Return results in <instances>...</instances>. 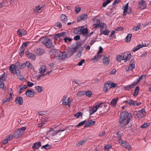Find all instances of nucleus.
<instances>
[{"label":"nucleus","mask_w":151,"mask_h":151,"mask_svg":"<svg viewBox=\"0 0 151 151\" xmlns=\"http://www.w3.org/2000/svg\"><path fill=\"white\" fill-rule=\"evenodd\" d=\"M51 145H50L47 144L43 146L42 147V149L44 148L46 150H48L50 149L51 147Z\"/></svg>","instance_id":"a18cd8bd"},{"label":"nucleus","mask_w":151,"mask_h":151,"mask_svg":"<svg viewBox=\"0 0 151 151\" xmlns=\"http://www.w3.org/2000/svg\"><path fill=\"white\" fill-rule=\"evenodd\" d=\"M65 52H66L67 57H70L74 54L71 50H68Z\"/></svg>","instance_id":"58836bf2"},{"label":"nucleus","mask_w":151,"mask_h":151,"mask_svg":"<svg viewBox=\"0 0 151 151\" xmlns=\"http://www.w3.org/2000/svg\"><path fill=\"white\" fill-rule=\"evenodd\" d=\"M86 141V140H83L81 141H79L78 142V143L76 144L77 146H80L82 145Z\"/></svg>","instance_id":"6e6d98bb"},{"label":"nucleus","mask_w":151,"mask_h":151,"mask_svg":"<svg viewBox=\"0 0 151 151\" xmlns=\"http://www.w3.org/2000/svg\"><path fill=\"white\" fill-rule=\"evenodd\" d=\"M60 18L62 22L65 23L67 22L68 20L67 16L64 14H62L60 15Z\"/></svg>","instance_id":"412c9836"},{"label":"nucleus","mask_w":151,"mask_h":151,"mask_svg":"<svg viewBox=\"0 0 151 151\" xmlns=\"http://www.w3.org/2000/svg\"><path fill=\"white\" fill-rule=\"evenodd\" d=\"M29 43L28 42H26L24 43L21 46L19 50V54L20 56H22L23 55L24 50Z\"/></svg>","instance_id":"9b49d317"},{"label":"nucleus","mask_w":151,"mask_h":151,"mask_svg":"<svg viewBox=\"0 0 151 151\" xmlns=\"http://www.w3.org/2000/svg\"><path fill=\"white\" fill-rule=\"evenodd\" d=\"M26 129L25 127H23L15 130L14 133V137L16 138H18L22 135Z\"/></svg>","instance_id":"20e7f679"},{"label":"nucleus","mask_w":151,"mask_h":151,"mask_svg":"<svg viewBox=\"0 0 151 151\" xmlns=\"http://www.w3.org/2000/svg\"><path fill=\"white\" fill-rule=\"evenodd\" d=\"M41 8L42 7H40V6L35 7V8L33 9L34 12L35 13H38L39 11L41 9Z\"/></svg>","instance_id":"e433bc0d"},{"label":"nucleus","mask_w":151,"mask_h":151,"mask_svg":"<svg viewBox=\"0 0 151 151\" xmlns=\"http://www.w3.org/2000/svg\"><path fill=\"white\" fill-rule=\"evenodd\" d=\"M6 79V77L5 74H1L0 76V81H5Z\"/></svg>","instance_id":"09e8293b"},{"label":"nucleus","mask_w":151,"mask_h":151,"mask_svg":"<svg viewBox=\"0 0 151 151\" xmlns=\"http://www.w3.org/2000/svg\"><path fill=\"white\" fill-rule=\"evenodd\" d=\"M135 65H129V66H125V69L127 72H128L129 70H133L135 68Z\"/></svg>","instance_id":"6ab92c4d"},{"label":"nucleus","mask_w":151,"mask_h":151,"mask_svg":"<svg viewBox=\"0 0 151 151\" xmlns=\"http://www.w3.org/2000/svg\"><path fill=\"white\" fill-rule=\"evenodd\" d=\"M101 103L96 104L94 106L92 107L90 109L89 112L90 115H91L95 112L99 108L101 105Z\"/></svg>","instance_id":"1a4fd4ad"},{"label":"nucleus","mask_w":151,"mask_h":151,"mask_svg":"<svg viewBox=\"0 0 151 151\" xmlns=\"http://www.w3.org/2000/svg\"><path fill=\"white\" fill-rule=\"evenodd\" d=\"M65 34V32H62L58 34L55 35V38L57 39L58 38L61 37H64V35Z\"/></svg>","instance_id":"cd10ccee"},{"label":"nucleus","mask_w":151,"mask_h":151,"mask_svg":"<svg viewBox=\"0 0 151 151\" xmlns=\"http://www.w3.org/2000/svg\"><path fill=\"white\" fill-rule=\"evenodd\" d=\"M106 26L104 27H102L101 28V34H103L105 35H108L109 32L110 31L108 29H105L104 30V29H106Z\"/></svg>","instance_id":"dca6fc26"},{"label":"nucleus","mask_w":151,"mask_h":151,"mask_svg":"<svg viewBox=\"0 0 151 151\" xmlns=\"http://www.w3.org/2000/svg\"><path fill=\"white\" fill-rule=\"evenodd\" d=\"M95 124V122L92 120L88 121L86 124L85 127H88L94 125Z\"/></svg>","instance_id":"393cba45"},{"label":"nucleus","mask_w":151,"mask_h":151,"mask_svg":"<svg viewBox=\"0 0 151 151\" xmlns=\"http://www.w3.org/2000/svg\"><path fill=\"white\" fill-rule=\"evenodd\" d=\"M85 94V91H79L78 92V93L77 94V95H78V96H81L84 95Z\"/></svg>","instance_id":"5fc2aeb1"},{"label":"nucleus","mask_w":151,"mask_h":151,"mask_svg":"<svg viewBox=\"0 0 151 151\" xmlns=\"http://www.w3.org/2000/svg\"><path fill=\"white\" fill-rule=\"evenodd\" d=\"M4 84L3 83V81H0V88H2L4 91L6 89V87L4 86Z\"/></svg>","instance_id":"37998d69"},{"label":"nucleus","mask_w":151,"mask_h":151,"mask_svg":"<svg viewBox=\"0 0 151 151\" xmlns=\"http://www.w3.org/2000/svg\"><path fill=\"white\" fill-rule=\"evenodd\" d=\"M41 73V74H40L37 76V78L38 80H40L41 77H42L46 75V74H44L43 73Z\"/></svg>","instance_id":"603ef678"},{"label":"nucleus","mask_w":151,"mask_h":151,"mask_svg":"<svg viewBox=\"0 0 151 151\" xmlns=\"http://www.w3.org/2000/svg\"><path fill=\"white\" fill-rule=\"evenodd\" d=\"M111 1L110 0H107L104 1L103 4L102 6L103 7H105L106 6L111 2Z\"/></svg>","instance_id":"de8ad7c7"},{"label":"nucleus","mask_w":151,"mask_h":151,"mask_svg":"<svg viewBox=\"0 0 151 151\" xmlns=\"http://www.w3.org/2000/svg\"><path fill=\"white\" fill-rule=\"evenodd\" d=\"M21 30L22 36L25 35L27 34V32L26 30H25L23 29H21Z\"/></svg>","instance_id":"4d7b16f0"},{"label":"nucleus","mask_w":151,"mask_h":151,"mask_svg":"<svg viewBox=\"0 0 151 151\" xmlns=\"http://www.w3.org/2000/svg\"><path fill=\"white\" fill-rule=\"evenodd\" d=\"M27 56L28 57L33 60H34L36 58V56L34 54L30 52L27 54Z\"/></svg>","instance_id":"2f4dec72"},{"label":"nucleus","mask_w":151,"mask_h":151,"mask_svg":"<svg viewBox=\"0 0 151 151\" xmlns=\"http://www.w3.org/2000/svg\"><path fill=\"white\" fill-rule=\"evenodd\" d=\"M41 146V143L40 142H38L34 144L32 146V148L34 149H37Z\"/></svg>","instance_id":"473e14b6"},{"label":"nucleus","mask_w":151,"mask_h":151,"mask_svg":"<svg viewBox=\"0 0 151 151\" xmlns=\"http://www.w3.org/2000/svg\"><path fill=\"white\" fill-rule=\"evenodd\" d=\"M46 122V120L45 119H42L41 121V123L38 124V126L39 127H41L43 126L45 123Z\"/></svg>","instance_id":"49530a36"},{"label":"nucleus","mask_w":151,"mask_h":151,"mask_svg":"<svg viewBox=\"0 0 151 151\" xmlns=\"http://www.w3.org/2000/svg\"><path fill=\"white\" fill-rule=\"evenodd\" d=\"M59 132H58V130H56L52 134V137L56 135Z\"/></svg>","instance_id":"338daca9"},{"label":"nucleus","mask_w":151,"mask_h":151,"mask_svg":"<svg viewBox=\"0 0 151 151\" xmlns=\"http://www.w3.org/2000/svg\"><path fill=\"white\" fill-rule=\"evenodd\" d=\"M81 10V8L79 7L76 6L75 7V11L77 13H78Z\"/></svg>","instance_id":"e2e57ef3"},{"label":"nucleus","mask_w":151,"mask_h":151,"mask_svg":"<svg viewBox=\"0 0 151 151\" xmlns=\"http://www.w3.org/2000/svg\"><path fill=\"white\" fill-rule=\"evenodd\" d=\"M81 31L83 34H86L88 33V30L86 28H83L81 29Z\"/></svg>","instance_id":"680f3d73"},{"label":"nucleus","mask_w":151,"mask_h":151,"mask_svg":"<svg viewBox=\"0 0 151 151\" xmlns=\"http://www.w3.org/2000/svg\"><path fill=\"white\" fill-rule=\"evenodd\" d=\"M147 6L146 2L143 0H140L139 2L138 7L140 9H145Z\"/></svg>","instance_id":"9d476101"},{"label":"nucleus","mask_w":151,"mask_h":151,"mask_svg":"<svg viewBox=\"0 0 151 151\" xmlns=\"http://www.w3.org/2000/svg\"><path fill=\"white\" fill-rule=\"evenodd\" d=\"M150 125V124L149 123H145L141 125L140 127L141 128H145Z\"/></svg>","instance_id":"8fccbe9b"},{"label":"nucleus","mask_w":151,"mask_h":151,"mask_svg":"<svg viewBox=\"0 0 151 151\" xmlns=\"http://www.w3.org/2000/svg\"><path fill=\"white\" fill-rule=\"evenodd\" d=\"M109 88V84H106L104 86V91L106 93L108 91V88Z\"/></svg>","instance_id":"3c124183"},{"label":"nucleus","mask_w":151,"mask_h":151,"mask_svg":"<svg viewBox=\"0 0 151 151\" xmlns=\"http://www.w3.org/2000/svg\"><path fill=\"white\" fill-rule=\"evenodd\" d=\"M9 93V94L10 95V96L8 98H7L6 99L4 100L3 101V103H4L7 101H9L12 100V93L11 92H10Z\"/></svg>","instance_id":"72a5a7b5"},{"label":"nucleus","mask_w":151,"mask_h":151,"mask_svg":"<svg viewBox=\"0 0 151 151\" xmlns=\"http://www.w3.org/2000/svg\"><path fill=\"white\" fill-rule=\"evenodd\" d=\"M144 46V45L142 44H139L137 45L136 47H134L133 50H132V51L133 52H135L137 50H139V49L141 48L142 47H143Z\"/></svg>","instance_id":"bb28decb"},{"label":"nucleus","mask_w":151,"mask_h":151,"mask_svg":"<svg viewBox=\"0 0 151 151\" xmlns=\"http://www.w3.org/2000/svg\"><path fill=\"white\" fill-rule=\"evenodd\" d=\"M86 122L85 120L79 123H78V124L77 125V126H76V127H78L80 126H82L86 123Z\"/></svg>","instance_id":"864d4df0"},{"label":"nucleus","mask_w":151,"mask_h":151,"mask_svg":"<svg viewBox=\"0 0 151 151\" xmlns=\"http://www.w3.org/2000/svg\"><path fill=\"white\" fill-rule=\"evenodd\" d=\"M85 62L84 60V59H82L81 60V61L78 64V65L79 66H81L82 65V64L84 63Z\"/></svg>","instance_id":"774afa93"},{"label":"nucleus","mask_w":151,"mask_h":151,"mask_svg":"<svg viewBox=\"0 0 151 151\" xmlns=\"http://www.w3.org/2000/svg\"><path fill=\"white\" fill-rule=\"evenodd\" d=\"M35 89L36 91L39 92L41 93L43 91V89L42 86H37L35 87Z\"/></svg>","instance_id":"7c9ffc66"},{"label":"nucleus","mask_w":151,"mask_h":151,"mask_svg":"<svg viewBox=\"0 0 151 151\" xmlns=\"http://www.w3.org/2000/svg\"><path fill=\"white\" fill-rule=\"evenodd\" d=\"M110 62V59L107 57H105L103 59V63L105 65H108Z\"/></svg>","instance_id":"5701e85b"},{"label":"nucleus","mask_w":151,"mask_h":151,"mask_svg":"<svg viewBox=\"0 0 151 151\" xmlns=\"http://www.w3.org/2000/svg\"><path fill=\"white\" fill-rule=\"evenodd\" d=\"M40 43L44 44L48 48H50L52 45V40L47 37H41L39 40Z\"/></svg>","instance_id":"7ed1b4c3"},{"label":"nucleus","mask_w":151,"mask_h":151,"mask_svg":"<svg viewBox=\"0 0 151 151\" xmlns=\"http://www.w3.org/2000/svg\"><path fill=\"white\" fill-rule=\"evenodd\" d=\"M119 142L123 147H124L129 150H132V147L128 143L122 139H120L119 140Z\"/></svg>","instance_id":"423d86ee"},{"label":"nucleus","mask_w":151,"mask_h":151,"mask_svg":"<svg viewBox=\"0 0 151 151\" xmlns=\"http://www.w3.org/2000/svg\"><path fill=\"white\" fill-rule=\"evenodd\" d=\"M116 60L119 61H121V60H123V59L122 54V55H117L116 58Z\"/></svg>","instance_id":"c03bdc74"},{"label":"nucleus","mask_w":151,"mask_h":151,"mask_svg":"<svg viewBox=\"0 0 151 151\" xmlns=\"http://www.w3.org/2000/svg\"><path fill=\"white\" fill-rule=\"evenodd\" d=\"M86 95L88 97H90L92 95V92L90 91H87L86 92Z\"/></svg>","instance_id":"bf43d9fd"},{"label":"nucleus","mask_w":151,"mask_h":151,"mask_svg":"<svg viewBox=\"0 0 151 151\" xmlns=\"http://www.w3.org/2000/svg\"><path fill=\"white\" fill-rule=\"evenodd\" d=\"M78 49V46H76V47H75L71 49V50L73 52V54H74L76 51H77Z\"/></svg>","instance_id":"052dcab7"},{"label":"nucleus","mask_w":151,"mask_h":151,"mask_svg":"<svg viewBox=\"0 0 151 151\" xmlns=\"http://www.w3.org/2000/svg\"><path fill=\"white\" fill-rule=\"evenodd\" d=\"M123 59L124 60V62L129 60L131 57V53L128 52H125L122 54Z\"/></svg>","instance_id":"f8f14e48"},{"label":"nucleus","mask_w":151,"mask_h":151,"mask_svg":"<svg viewBox=\"0 0 151 151\" xmlns=\"http://www.w3.org/2000/svg\"><path fill=\"white\" fill-rule=\"evenodd\" d=\"M27 87V86L25 85H22L19 86L18 91L19 93H21L24 90L26 89Z\"/></svg>","instance_id":"b1692460"},{"label":"nucleus","mask_w":151,"mask_h":151,"mask_svg":"<svg viewBox=\"0 0 151 151\" xmlns=\"http://www.w3.org/2000/svg\"><path fill=\"white\" fill-rule=\"evenodd\" d=\"M13 138V136L12 135L10 134L8 135L6 137V139L8 141L10 140Z\"/></svg>","instance_id":"13d9d810"},{"label":"nucleus","mask_w":151,"mask_h":151,"mask_svg":"<svg viewBox=\"0 0 151 151\" xmlns=\"http://www.w3.org/2000/svg\"><path fill=\"white\" fill-rule=\"evenodd\" d=\"M15 101L16 103L19 105H21L23 104V99L21 97H17Z\"/></svg>","instance_id":"aec40b11"},{"label":"nucleus","mask_w":151,"mask_h":151,"mask_svg":"<svg viewBox=\"0 0 151 151\" xmlns=\"http://www.w3.org/2000/svg\"><path fill=\"white\" fill-rule=\"evenodd\" d=\"M132 118V116H129L128 113L127 111L122 112L120 115L119 122L122 124L124 122L125 123V125H126L129 123V120Z\"/></svg>","instance_id":"f257e3e1"},{"label":"nucleus","mask_w":151,"mask_h":151,"mask_svg":"<svg viewBox=\"0 0 151 151\" xmlns=\"http://www.w3.org/2000/svg\"><path fill=\"white\" fill-rule=\"evenodd\" d=\"M72 100H70V98L67 96H64L62 100V104L64 105H68L69 107L70 106V104L72 102Z\"/></svg>","instance_id":"0eeeda50"},{"label":"nucleus","mask_w":151,"mask_h":151,"mask_svg":"<svg viewBox=\"0 0 151 151\" xmlns=\"http://www.w3.org/2000/svg\"><path fill=\"white\" fill-rule=\"evenodd\" d=\"M118 100V98L113 99L110 102V105L113 107H116L117 101Z\"/></svg>","instance_id":"a211bd4d"},{"label":"nucleus","mask_w":151,"mask_h":151,"mask_svg":"<svg viewBox=\"0 0 151 151\" xmlns=\"http://www.w3.org/2000/svg\"><path fill=\"white\" fill-rule=\"evenodd\" d=\"M45 52V51L43 49L40 48H37L34 51V53L36 55H40Z\"/></svg>","instance_id":"ddd939ff"},{"label":"nucleus","mask_w":151,"mask_h":151,"mask_svg":"<svg viewBox=\"0 0 151 151\" xmlns=\"http://www.w3.org/2000/svg\"><path fill=\"white\" fill-rule=\"evenodd\" d=\"M137 85V83H135L130 85L127 86L125 87L126 90H129L134 88V87Z\"/></svg>","instance_id":"a878e982"},{"label":"nucleus","mask_w":151,"mask_h":151,"mask_svg":"<svg viewBox=\"0 0 151 151\" xmlns=\"http://www.w3.org/2000/svg\"><path fill=\"white\" fill-rule=\"evenodd\" d=\"M81 112H79L75 114L74 116L78 118L81 116Z\"/></svg>","instance_id":"0e129e2a"},{"label":"nucleus","mask_w":151,"mask_h":151,"mask_svg":"<svg viewBox=\"0 0 151 151\" xmlns=\"http://www.w3.org/2000/svg\"><path fill=\"white\" fill-rule=\"evenodd\" d=\"M146 114V113L145 112V109H142L141 110H139L136 115L138 118H142L144 117Z\"/></svg>","instance_id":"6e6552de"},{"label":"nucleus","mask_w":151,"mask_h":151,"mask_svg":"<svg viewBox=\"0 0 151 151\" xmlns=\"http://www.w3.org/2000/svg\"><path fill=\"white\" fill-rule=\"evenodd\" d=\"M107 83L109 84V88H114L117 86V85L114 83H111L110 82H108Z\"/></svg>","instance_id":"4c0bfd02"},{"label":"nucleus","mask_w":151,"mask_h":151,"mask_svg":"<svg viewBox=\"0 0 151 151\" xmlns=\"http://www.w3.org/2000/svg\"><path fill=\"white\" fill-rule=\"evenodd\" d=\"M34 84L31 82L30 81L27 82V86L29 87H32L33 86Z\"/></svg>","instance_id":"69168bd1"},{"label":"nucleus","mask_w":151,"mask_h":151,"mask_svg":"<svg viewBox=\"0 0 151 151\" xmlns=\"http://www.w3.org/2000/svg\"><path fill=\"white\" fill-rule=\"evenodd\" d=\"M52 52L54 53L55 58L59 60H64L67 57L66 52H61L60 51L57 49L53 50Z\"/></svg>","instance_id":"f03ea898"},{"label":"nucleus","mask_w":151,"mask_h":151,"mask_svg":"<svg viewBox=\"0 0 151 151\" xmlns=\"http://www.w3.org/2000/svg\"><path fill=\"white\" fill-rule=\"evenodd\" d=\"M25 94L27 96L30 97H33L34 96V92L33 89L27 90Z\"/></svg>","instance_id":"f3484780"},{"label":"nucleus","mask_w":151,"mask_h":151,"mask_svg":"<svg viewBox=\"0 0 151 151\" xmlns=\"http://www.w3.org/2000/svg\"><path fill=\"white\" fill-rule=\"evenodd\" d=\"M139 87L138 86H137L136 87L133 94V95L134 97L136 96H137L139 93Z\"/></svg>","instance_id":"a19ab883"},{"label":"nucleus","mask_w":151,"mask_h":151,"mask_svg":"<svg viewBox=\"0 0 151 151\" xmlns=\"http://www.w3.org/2000/svg\"><path fill=\"white\" fill-rule=\"evenodd\" d=\"M128 7V3L126 4V5L124 6L123 14V16H125L126 15V13L127 12V9Z\"/></svg>","instance_id":"c756f323"},{"label":"nucleus","mask_w":151,"mask_h":151,"mask_svg":"<svg viewBox=\"0 0 151 151\" xmlns=\"http://www.w3.org/2000/svg\"><path fill=\"white\" fill-rule=\"evenodd\" d=\"M87 17L88 16L87 14H83L78 17L77 21L79 22L82 20H85L87 19Z\"/></svg>","instance_id":"2eb2a0df"},{"label":"nucleus","mask_w":151,"mask_h":151,"mask_svg":"<svg viewBox=\"0 0 151 151\" xmlns=\"http://www.w3.org/2000/svg\"><path fill=\"white\" fill-rule=\"evenodd\" d=\"M102 55H99L98 53H97L96 55L94 56L92 59V60H96L97 61L99 58H100L101 57Z\"/></svg>","instance_id":"c9c22d12"},{"label":"nucleus","mask_w":151,"mask_h":151,"mask_svg":"<svg viewBox=\"0 0 151 151\" xmlns=\"http://www.w3.org/2000/svg\"><path fill=\"white\" fill-rule=\"evenodd\" d=\"M46 66L45 65H41L39 68L40 73L45 74V72L46 71Z\"/></svg>","instance_id":"4be33fe9"},{"label":"nucleus","mask_w":151,"mask_h":151,"mask_svg":"<svg viewBox=\"0 0 151 151\" xmlns=\"http://www.w3.org/2000/svg\"><path fill=\"white\" fill-rule=\"evenodd\" d=\"M126 102L130 105L133 106H138L141 104V102L137 103L136 101L132 100H128L126 101Z\"/></svg>","instance_id":"4468645a"},{"label":"nucleus","mask_w":151,"mask_h":151,"mask_svg":"<svg viewBox=\"0 0 151 151\" xmlns=\"http://www.w3.org/2000/svg\"><path fill=\"white\" fill-rule=\"evenodd\" d=\"M26 67L29 69H34L32 65L28 61L25 62Z\"/></svg>","instance_id":"f704fd0d"},{"label":"nucleus","mask_w":151,"mask_h":151,"mask_svg":"<svg viewBox=\"0 0 151 151\" xmlns=\"http://www.w3.org/2000/svg\"><path fill=\"white\" fill-rule=\"evenodd\" d=\"M132 36V34H128L126 37L125 41L127 42H129L131 40Z\"/></svg>","instance_id":"ea45409f"},{"label":"nucleus","mask_w":151,"mask_h":151,"mask_svg":"<svg viewBox=\"0 0 151 151\" xmlns=\"http://www.w3.org/2000/svg\"><path fill=\"white\" fill-rule=\"evenodd\" d=\"M141 26V24L140 23L138 24L137 26L134 27L133 28V30L134 31H137L140 29V27Z\"/></svg>","instance_id":"79ce46f5"},{"label":"nucleus","mask_w":151,"mask_h":151,"mask_svg":"<svg viewBox=\"0 0 151 151\" xmlns=\"http://www.w3.org/2000/svg\"><path fill=\"white\" fill-rule=\"evenodd\" d=\"M10 70L11 71V73H14V72L16 71L17 69L16 66L14 65H11L9 68Z\"/></svg>","instance_id":"c85d7f7f"},{"label":"nucleus","mask_w":151,"mask_h":151,"mask_svg":"<svg viewBox=\"0 0 151 151\" xmlns=\"http://www.w3.org/2000/svg\"><path fill=\"white\" fill-rule=\"evenodd\" d=\"M93 27L94 28H97L99 27H104L106 26V24L104 23L100 22V21L96 19H93Z\"/></svg>","instance_id":"39448f33"}]
</instances>
